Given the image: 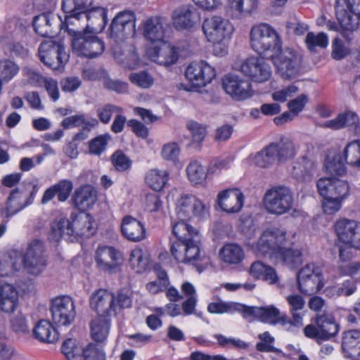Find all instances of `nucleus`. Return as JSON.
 <instances>
[{
  "mask_svg": "<svg viewBox=\"0 0 360 360\" xmlns=\"http://www.w3.org/2000/svg\"><path fill=\"white\" fill-rule=\"evenodd\" d=\"M229 25L227 20L220 16H213L203 21L202 30L207 40L214 44V52L217 55L226 53L221 42L229 34Z\"/></svg>",
  "mask_w": 360,
  "mask_h": 360,
  "instance_id": "423d86ee",
  "label": "nucleus"
},
{
  "mask_svg": "<svg viewBox=\"0 0 360 360\" xmlns=\"http://www.w3.org/2000/svg\"><path fill=\"white\" fill-rule=\"evenodd\" d=\"M81 356L83 360H105L106 356L101 346L91 342L82 347Z\"/></svg>",
  "mask_w": 360,
  "mask_h": 360,
  "instance_id": "8fccbe9b",
  "label": "nucleus"
},
{
  "mask_svg": "<svg viewBox=\"0 0 360 360\" xmlns=\"http://www.w3.org/2000/svg\"><path fill=\"white\" fill-rule=\"evenodd\" d=\"M123 108L118 105L106 103L96 109V115L101 122L104 124H108L111 120L112 114L115 115L118 113H122Z\"/></svg>",
  "mask_w": 360,
  "mask_h": 360,
  "instance_id": "864d4df0",
  "label": "nucleus"
},
{
  "mask_svg": "<svg viewBox=\"0 0 360 360\" xmlns=\"http://www.w3.org/2000/svg\"><path fill=\"white\" fill-rule=\"evenodd\" d=\"M243 317L256 318L258 320L271 325L280 324L288 331V316L281 313L278 309L274 306L250 307L243 305Z\"/></svg>",
  "mask_w": 360,
  "mask_h": 360,
  "instance_id": "f8f14e48",
  "label": "nucleus"
},
{
  "mask_svg": "<svg viewBox=\"0 0 360 360\" xmlns=\"http://www.w3.org/2000/svg\"><path fill=\"white\" fill-rule=\"evenodd\" d=\"M186 127L191 134L192 141L193 143H201L207 135L206 127L197 122H188Z\"/></svg>",
  "mask_w": 360,
  "mask_h": 360,
  "instance_id": "0e129e2a",
  "label": "nucleus"
},
{
  "mask_svg": "<svg viewBox=\"0 0 360 360\" xmlns=\"http://www.w3.org/2000/svg\"><path fill=\"white\" fill-rule=\"evenodd\" d=\"M343 158L348 165L360 167V139L352 141L346 146Z\"/></svg>",
  "mask_w": 360,
  "mask_h": 360,
  "instance_id": "37998d69",
  "label": "nucleus"
},
{
  "mask_svg": "<svg viewBox=\"0 0 360 360\" xmlns=\"http://www.w3.org/2000/svg\"><path fill=\"white\" fill-rule=\"evenodd\" d=\"M82 348L77 344V340L72 338L65 340L61 346V352L68 360H73L76 356H81Z\"/></svg>",
  "mask_w": 360,
  "mask_h": 360,
  "instance_id": "13d9d810",
  "label": "nucleus"
},
{
  "mask_svg": "<svg viewBox=\"0 0 360 360\" xmlns=\"http://www.w3.org/2000/svg\"><path fill=\"white\" fill-rule=\"evenodd\" d=\"M110 162L118 172H128L132 165V160L121 150H116L112 154Z\"/></svg>",
  "mask_w": 360,
  "mask_h": 360,
  "instance_id": "c03bdc74",
  "label": "nucleus"
},
{
  "mask_svg": "<svg viewBox=\"0 0 360 360\" xmlns=\"http://www.w3.org/2000/svg\"><path fill=\"white\" fill-rule=\"evenodd\" d=\"M289 307L291 318L288 316V331L293 332L295 328L303 326V317L305 314V300L298 294H291L285 297Z\"/></svg>",
  "mask_w": 360,
  "mask_h": 360,
  "instance_id": "5701e85b",
  "label": "nucleus"
},
{
  "mask_svg": "<svg viewBox=\"0 0 360 360\" xmlns=\"http://www.w3.org/2000/svg\"><path fill=\"white\" fill-rule=\"evenodd\" d=\"M24 269L30 274L39 275L46 266L43 243L39 240L32 241L23 257Z\"/></svg>",
  "mask_w": 360,
  "mask_h": 360,
  "instance_id": "4468645a",
  "label": "nucleus"
},
{
  "mask_svg": "<svg viewBox=\"0 0 360 360\" xmlns=\"http://www.w3.org/2000/svg\"><path fill=\"white\" fill-rule=\"evenodd\" d=\"M200 20L198 9L191 4L182 5L173 11L172 23L177 30L191 28Z\"/></svg>",
  "mask_w": 360,
  "mask_h": 360,
  "instance_id": "412c9836",
  "label": "nucleus"
},
{
  "mask_svg": "<svg viewBox=\"0 0 360 360\" xmlns=\"http://www.w3.org/2000/svg\"><path fill=\"white\" fill-rule=\"evenodd\" d=\"M97 200V191L89 184L76 188L72 197L73 205L79 211L85 212L91 209Z\"/></svg>",
  "mask_w": 360,
  "mask_h": 360,
  "instance_id": "c85d7f7f",
  "label": "nucleus"
},
{
  "mask_svg": "<svg viewBox=\"0 0 360 360\" xmlns=\"http://www.w3.org/2000/svg\"><path fill=\"white\" fill-rule=\"evenodd\" d=\"M51 311L53 321L58 326L70 325L76 316L75 303L69 296L53 300Z\"/></svg>",
  "mask_w": 360,
  "mask_h": 360,
  "instance_id": "2eb2a0df",
  "label": "nucleus"
},
{
  "mask_svg": "<svg viewBox=\"0 0 360 360\" xmlns=\"http://www.w3.org/2000/svg\"><path fill=\"white\" fill-rule=\"evenodd\" d=\"M186 221L179 220L173 225L172 233L176 237V240L189 239L194 236L195 232H198Z\"/></svg>",
  "mask_w": 360,
  "mask_h": 360,
  "instance_id": "6e6d98bb",
  "label": "nucleus"
},
{
  "mask_svg": "<svg viewBox=\"0 0 360 360\" xmlns=\"http://www.w3.org/2000/svg\"><path fill=\"white\" fill-rule=\"evenodd\" d=\"M185 75L193 86H204L215 77L216 73L205 61H193L187 67Z\"/></svg>",
  "mask_w": 360,
  "mask_h": 360,
  "instance_id": "a211bd4d",
  "label": "nucleus"
},
{
  "mask_svg": "<svg viewBox=\"0 0 360 360\" xmlns=\"http://www.w3.org/2000/svg\"><path fill=\"white\" fill-rule=\"evenodd\" d=\"M4 30L11 36L15 37L25 34L27 26L17 18L8 20L4 25Z\"/></svg>",
  "mask_w": 360,
  "mask_h": 360,
  "instance_id": "052dcab7",
  "label": "nucleus"
},
{
  "mask_svg": "<svg viewBox=\"0 0 360 360\" xmlns=\"http://www.w3.org/2000/svg\"><path fill=\"white\" fill-rule=\"evenodd\" d=\"M260 58L257 57H251L247 58L240 65V71L246 77H250L254 82H256V78L258 75L255 74L256 68H258V63Z\"/></svg>",
  "mask_w": 360,
  "mask_h": 360,
  "instance_id": "338daca9",
  "label": "nucleus"
},
{
  "mask_svg": "<svg viewBox=\"0 0 360 360\" xmlns=\"http://www.w3.org/2000/svg\"><path fill=\"white\" fill-rule=\"evenodd\" d=\"M144 39L151 44L165 42L166 31L165 20L156 15L146 18L141 23Z\"/></svg>",
  "mask_w": 360,
  "mask_h": 360,
  "instance_id": "6ab92c4d",
  "label": "nucleus"
},
{
  "mask_svg": "<svg viewBox=\"0 0 360 360\" xmlns=\"http://www.w3.org/2000/svg\"><path fill=\"white\" fill-rule=\"evenodd\" d=\"M93 33L84 30L83 31L70 30L73 52L77 56L90 58L101 55L105 49L104 42Z\"/></svg>",
  "mask_w": 360,
  "mask_h": 360,
  "instance_id": "7ed1b4c3",
  "label": "nucleus"
},
{
  "mask_svg": "<svg viewBox=\"0 0 360 360\" xmlns=\"http://www.w3.org/2000/svg\"><path fill=\"white\" fill-rule=\"evenodd\" d=\"M271 59L274 60V65L283 79H292L300 74L302 58L295 50L285 49Z\"/></svg>",
  "mask_w": 360,
  "mask_h": 360,
  "instance_id": "6e6552de",
  "label": "nucleus"
},
{
  "mask_svg": "<svg viewBox=\"0 0 360 360\" xmlns=\"http://www.w3.org/2000/svg\"><path fill=\"white\" fill-rule=\"evenodd\" d=\"M340 329L331 314H318L314 319V323L307 325L303 333L304 335L314 340L319 345L335 337Z\"/></svg>",
  "mask_w": 360,
  "mask_h": 360,
  "instance_id": "20e7f679",
  "label": "nucleus"
},
{
  "mask_svg": "<svg viewBox=\"0 0 360 360\" xmlns=\"http://www.w3.org/2000/svg\"><path fill=\"white\" fill-rule=\"evenodd\" d=\"M18 304V290L11 284L1 285L0 286V310L5 313H12L16 309Z\"/></svg>",
  "mask_w": 360,
  "mask_h": 360,
  "instance_id": "72a5a7b5",
  "label": "nucleus"
},
{
  "mask_svg": "<svg viewBox=\"0 0 360 360\" xmlns=\"http://www.w3.org/2000/svg\"><path fill=\"white\" fill-rule=\"evenodd\" d=\"M136 15L131 10H124L117 13L112 18L109 27V36L116 41H122L125 38L135 34Z\"/></svg>",
  "mask_w": 360,
  "mask_h": 360,
  "instance_id": "ddd939ff",
  "label": "nucleus"
},
{
  "mask_svg": "<svg viewBox=\"0 0 360 360\" xmlns=\"http://www.w3.org/2000/svg\"><path fill=\"white\" fill-rule=\"evenodd\" d=\"M175 210L178 219L183 221H188L193 217L201 219L209 213V207L191 194L181 195L176 202Z\"/></svg>",
  "mask_w": 360,
  "mask_h": 360,
  "instance_id": "0eeeda50",
  "label": "nucleus"
},
{
  "mask_svg": "<svg viewBox=\"0 0 360 360\" xmlns=\"http://www.w3.org/2000/svg\"><path fill=\"white\" fill-rule=\"evenodd\" d=\"M53 186L56 190L58 200L60 202L66 201L73 189L72 182L68 179L60 180Z\"/></svg>",
  "mask_w": 360,
  "mask_h": 360,
  "instance_id": "69168bd1",
  "label": "nucleus"
},
{
  "mask_svg": "<svg viewBox=\"0 0 360 360\" xmlns=\"http://www.w3.org/2000/svg\"><path fill=\"white\" fill-rule=\"evenodd\" d=\"M360 349V330H351L344 333L342 349L347 358L354 356V353Z\"/></svg>",
  "mask_w": 360,
  "mask_h": 360,
  "instance_id": "4c0bfd02",
  "label": "nucleus"
},
{
  "mask_svg": "<svg viewBox=\"0 0 360 360\" xmlns=\"http://www.w3.org/2000/svg\"><path fill=\"white\" fill-rule=\"evenodd\" d=\"M129 262L137 273H141L148 265V257L141 249L136 248L131 252Z\"/></svg>",
  "mask_w": 360,
  "mask_h": 360,
  "instance_id": "49530a36",
  "label": "nucleus"
},
{
  "mask_svg": "<svg viewBox=\"0 0 360 360\" xmlns=\"http://www.w3.org/2000/svg\"><path fill=\"white\" fill-rule=\"evenodd\" d=\"M323 126L333 130L348 127L356 135L360 136L359 117L356 112L350 110L340 113L335 118L326 121Z\"/></svg>",
  "mask_w": 360,
  "mask_h": 360,
  "instance_id": "cd10ccee",
  "label": "nucleus"
},
{
  "mask_svg": "<svg viewBox=\"0 0 360 360\" xmlns=\"http://www.w3.org/2000/svg\"><path fill=\"white\" fill-rule=\"evenodd\" d=\"M299 291L304 295H313L323 287V274L321 269L314 264H307L297 275Z\"/></svg>",
  "mask_w": 360,
  "mask_h": 360,
  "instance_id": "9b49d317",
  "label": "nucleus"
},
{
  "mask_svg": "<svg viewBox=\"0 0 360 360\" xmlns=\"http://www.w3.org/2000/svg\"><path fill=\"white\" fill-rule=\"evenodd\" d=\"M169 179V172L166 170L153 169L146 175L145 180L150 188L156 191H161Z\"/></svg>",
  "mask_w": 360,
  "mask_h": 360,
  "instance_id": "a19ab883",
  "label": "nucleus"
},
{
  "mask_svg": "<svg viewBox=\"0 0 360 360\" xmlns=\"http://www.w3.org/2000/svg\"><path fill=\"white\" fill-rule=\"evenodd\" d=\"M359 225L356 221L344 218L335 222L334 229L338 239L347 244Z\"/></svg>",
  "mask_w": 360,
  "mask_h": 360,
  "instance_id": "e433bc0d",
  "label": "nucleus"
},
{
  "mask_svg": "<svg viewBox=\"0 0 360 360\" xmlns=\"http://www.w3.org/2000/svg\"><path fill=\"white\" fill-rule=\"evenodd\" d=\"M252 49L267 58H274L282 50V41L278 32L267 24L254 26L250 31Z\"/></svg>",
  "mask_w": 360,
  "mask_h": 360,
  "instance_id": "f03ea898",
  "label": "nucleus"
},
{
  "mask_svg": "<svg viewBox=\"0 0 360 360\" xmlns=\"http://www.w3.org/2000/svg\"><path fill=\"white\" fill-rule=\"evenodd\" d=\"M275 143H271L257 153L255 157V164L260 167H267L278 162Z\"/></svg>",
  "mask_w": 360,
  "mask_h": 360,
  "instance_id": "ea45409f",
  "label": "nucleus"
},
{
  "mask_svg": "<svg viewBox=\"0 0 360 360\" xmlns=\"http://www.w3.org/2000/svg\"><path fill=\"white\" fill-rule=\"evenodd\" d=\"M154 51L159 63L165 66L174 64L179 58L177 49L174 46L167 48L162 53H160V51L157 49H155Z\"/></svg>",
  "mask_w": 360,
  "mask_h": 360,
  "instance_id": "e2e57ef3",
  "label": "nucleus"
},
{
  "mask_svg": "<svg viewBox=\"0 0 360 360\" xmlns=\"http://www.w3.org/2000/svg\"><path fill=\"white\" fill-rule=\"evenodd\" d=\"M20 68L13 61L4 59L0 60V80L3 82H8L19 72Z\"/></svg>",
  "mask_w": 360,
  "mask_h": 360,
  "instance_id": "3c124183",
  "label": "nucleus"
},
{
  "mask_svg": "<svg viewBox=\"0 0 360 360\" xmlns=\"http://www.w3.org/2000/svg\"><path fill=\"white\" fill-rule=\"evenodd\" d=\"M38 53L40 60L53 70H60L69 60L64 46L53 41L42 42Z\"/></svg>",
  "mask_w": 360,
  "mask_h": 360,
  "instance_id": "9d476101",
  "label": "nucleus"
},
{
  "mask_svg": "<svg viewBox=\"0 0 360 360\" xmlns=\"http://www.w3.org/2000/svg\"><path fill=\"white\" fill-rule=\"evenodd\" d=\"M186 248L184 255L178 256L180 262L186 264L193 265L196 267L199 272L202 271V262L204 257L200 251V236L198 232H195L193 238L186 239Z\"/></svg>",
  "mask_w": 360,
  "mask_h": 360,
  "instance_id": "b1692460",
  "label": "nucleus"
},
{
  "mask_svg": "<svg viewBox=\"0 0 360 360\" xmlns=\"http://www.w3.org/2000/svg\"><path fill=\"white\" fill-rule=\"evenodd\" d=\"M34 29L43 37L52 38L57 35L63 26L61 18L53 13H43L33 19Z\"/></svg>",
  "mask_w": 360,
  "mask_h": 360,
  "instance_id": "f3484780",
  "label": "nucleus"
},
{
  "mask_svg": "<svg viewBox=\"0 0 360 360\" xmlns=\"http://www.w3.org/2000/svg\"><path fill=\"white\" fill-rule=\"evenodd\" d=\"M278 153V162L285 161L295 155V147L293 142L289 139H281L278 143H275Z\"/></svg>",
  "mask_w": 360,
  "mask_h": 360,
  "instance_id": "09e8293b",
  "label": "nucleus"
},
{
  "mask_svg": "<svg viewBox=\"0 0 360 360\" xmlns=\"http://www.w3.org/2000/svg\"><path fill=\"white\" fill-rule=\"evenodd\" d=\"M224 91L236 101H243L253 95L251 83L236 75H227L222 79Z\"/></svg>",
  "mask_w": 360,
  "mask_h": 360,
  "instance_id": "dca6fc26",
  "label": "nucleus"
},
{
  "mask_svg": "<svg viewBox=\"0 0 360 360\" xmlns=\"http://www.w3.org/2000/svg\"><path fill=\"white\" fill-rule=\"evenodd\" d=\"M132 292L128 289H121L115 294V314L117 311L129 309L132 305Z\"/></svg>",
  "mask_w": 360,
  "mask_h": 360,
  "instance_id": "bf43d9fd",
  "label": "nucleus"
},
{
  "mask_svg": "<svg viewBox=\"0 0 360 360\" xmlns=\"http://www.w3.org/2000/svg\"><path fill=\"white\" fill-rule=\"evenodd\" d=\"M305 44L311 51H315L316 47L325 49L328 44V36L323 32H319L317 34L308 32L305 38Z\"/></svg>",
  "mask_w": 360,
  "mask_h": 360,
  "instance_id": "5fc2aeb1",
  "label": "nucleus"
},
{
  "mask_svg": "<svg viewBox=\"0 0 360 360\" xmlns=\"http://www.w3.org/2000/svg\"><path fill=\"white\" fill-rule=\"evenodd\" d=\"M107 13L108 10L101 6L82 11L80 17H84V22H86L84 30L94 33L103 31L108 22Z\"/></svg>",
  "mask_w": 360,
  "mask_h": 360,
  "instance_id": "393cba45",
  "label": "nucleus"
},
{
  "mask_svg": "<svg viewBox=\"0 0 360 360\" xmlns=\"http://www.w3.org/2000/svg\"><path fill=\"white\" fill-rule=\"evenodd\" d=\"M259 0H231L229 3L231 8L236 11L239 15L250 14L258 6Z\"/></svg>",
  "mask_w": 360,
  "mask_h": 360,
  "instance_id": "de8ad7c7",
  "label": "nucleus"
},
{
  "mask_svg": "<svg viewBox=\"0 0 360 360\" xmlns=\"http://www.w3.org/2000/svg\"><path fill=\"white\" fill-rule=\"evenodd\" d=\"M336 18L344 31L356 30L360 20V0H338Z\"/></svg>",
  "mask_w": 360,
  "mask_h": 360,
  "instance_id": "1a4fd4ad",
  "label": "nucleus"
},
{
  "mask_svg": "<svg viewBox=\"0 0 360 360\" xmlns=\"http://www.w3.org/2000/svg\"><path fill=\"white\" fill-rule=\"evenodd\" d=\"M121 231L127 240L133 242L141 241L146 236V231L142 223L131 216L123 218Z\"/></svg>",
  "mask_w": 360,
  "mask_h": 360,
  "instance_id": "473e14b6",
  "label": "nucleus"
},
{
  "mask_svg": "<svg viewBox=\"0 0 360 360\" xmlns=\"http://www.w3.org/2000/svg\"><path fill=\"white\" fill-rule=\"evenodd\" d=\"M78 222L77 220L71 221L67 218H61L59 221L53 222L51 233L53 239L58 241L64 237L67 240H73L75 238V235L85 234V232L78 233L75 231L74 226Z\"/></svg>",
  "mask_w": 360,
  "mask_h": 360,
  "instance_id": "2f4dec72",
  "label": "nucleus"
},
{
  "mask_svg": "<svg viewBox=\"0 0 360 360\" xmlns=\"http://www.w3.org/2000/svg\"><path fill=\"white\" fill-rule=\"evenodd\" d=\"M111 140L112 136L108 133L95 137L89 142V153L94 155H100L106 150L108 142Z\"/></svg>",
  "mask_w": 360,
  "mask_h": 360,
  "instance_id": "603ef678",
  "label": "nucleus"
},
{
  "mask_svg": "<svg viewBox=\"0 0 360 360\" xmlns=\"http://www.w3.org/2000/svg\"><path fill=\"white\" fill-rule=\"evenodd\" d=\"M33 335L35 339L45 343H53L58 339L57 330L47 320L37 322L33 329Z\"/></svg>",
  "mask_w": 360,
  "mask_h": 360,
  "instance_id": "f704fd0d",
  "label": "nucleus"
},
{
  "mask_svg": "<svg viewBox=\"0 0 360 360\" xmlns=\"http://www.w3.org/2000/svg\"><path fill=\"white\" fill-rule=\"evenodd\" d=\"M222 260L228 264H239L244 258V252L240 246L235 243L225 245L220 250Z\"/></svg>",
  "mask_w": 360,
  "mask_h": 360,
  "instance_id": "58836bf2",
  "label": "nucleus"
},
{
  "mask_svg": "<svg viewBox=\"0 0 360 360\" xmlns=\"http://www.w3.org/2000/svg\"><path fill=\"white\" fill-rule=\"evenodd\" d=\"M292 243L286 237V232L272 227L263 232L257 243V250L263 255H279L281 261L290 269H295L304 261L302 250L290 246Z\"/></svg>",
  "mask_w": 360,
  "mask_h": 360,
  "instance_id": "f257e3e1",
  "label": "nucleus"
},
{
  "mask_svg": "<svg viewBox=\"0 0 360 360\" xmlns=\"http://www.w3.org/2000/svg\"><path fill=\"white\" fill-rule=\"evenodd\" d=\"M244 203V195L238 188L227 189L218 194V204L227 213L239 212Z\"/></svg>",
  "mask_w": 360,
  "mask_h": 360,
  "instance_id": "a878e982",
  "label": "nucleus"
},
{
  "mask_svg": "<svg viewBox=\"0 0 360 360\" xmlns=\"http://www.w3.org/2000/svg\"><path fill=\"white\" fill-rule=\"evenodd\" d=\"M261 342H257L256 349L262 352H276L277 349L272 345L274 342V338L268 331L258 335Z\"/></svg>",
  "mask_w": 360,
  "mask_h": 360,
  "instance_id": "774afa93",
  "label": "nucleus"
},
{
  "mask_svg": "<svg viewBox=\"0 0 360 360\" xmlns=\"http://www.w3.org/2000/svg\"><path fill=\"white\" fill-rule=\"evenodd\" d=\"M186 173L190 181L194 184H202L207 177L204 167L196 160L191 161L188 164Z\"/></svg>",
  "mask_w": 360,
  "mask_h": 360,
  "instance_id": "a18cd8bd",
  "label": "nucleus"
},
{
  "mask_svg": "<svg viewBox=\"0 0 360 360\" xmlns=\"http://www.w3.org/2000/svg\"><path fill=\"white\" fill-rule=\"evenodd\" d=\"M316 186L321 195H331L343 200L349 192V186L347 181L335 177L321 178Z\"/></svg>",
  "mask_w": 360,
  "mask_h": 360,
  "instance_id": "4be33fe9",
  "label": "nucleus"
},
{
  "mask_svg": "<svg viewBox=\"0 0 360 360\" xmlns=\"http://www.w3.org/2000/svg\"><path fill=\"white\" fill-rule=\"evenodd\" d=\"M243 304L238 302H212L208 304L207 311L212 314H224L239 312L243 315Z\"/></svg>",
  "mask_w": 360,
  "mask_h": 360,
  "instance_id": "79ce46f5",
  "label": "nucleus"
},
{
  "mask_svg": "<svg viewBox=\"0 0 360 360\" xmlns=\"http://www.w3.org/2000/svg\"><path fill=\"white\" fill-rule=\"evenodd\" d=\"M110 320L108 317L98 316L90 323L91 338L96 342H104L108 335Z\"/></svg>",
  "mask_w": 360,
  "mask_h": 360,
  "instance_id": "c9c22d12",
  "label": "nucleus"
},
{
  "mask_svg": "<svg viewBox=\"0 0 360 360\" xmlns=\"http://www.w3.org/2000/svg\"><path fill=\"white\" fill-rule=\"evenodd\" d=\"M293 193L286 186H274L266 191L264 196L266 210L273 214L281 215L292 209Z\"/></svg>",
  "mask_w": 360,
  "mask_h": 360,
  "instance_id": "39448f33",
  "label": "nucleus"
},
{
  "mask_svg": "<svg viewBox=\"0 0 360 360\" xmlns=\"http://www.w3.org/2000/svg\"><path fill=\"white\" fill-rule=\"evenodd\" d=\"M90 306L98 316L108 317L115 315V294L107 290L99 289L91 295Z\"/></svg>",
  "mask_w": 360,
  "mask_h": 360,
  "instance_id": "aec40b11",
  "label": "nucleus"
},
{
  "mask_svg": "<svg viewBox=\"0 0 360 360\" xmlns=\"http://www.w3.org/2000/svg\"><path fill=\"white\" fill-rule=\"evenodd\" d=\"M129 78L132 84L142 89L150 87L154 82L153 77L146 71L131 73Z\"/></svg>",
  "mask_w": 360,
  "mask_h": 360,
  "instance_id": "680f3d73",
  "label": "nucleus"
},
{
  "mask_svg": "<svg viewBox=\"0 0 360 360\" xmlns=\"http://www.w3.org/2000/svg\"><path fill=\"white\" fill-rule=\"evenodd\" d=\"M34 193L32 192L28 196L27 193L19 188L11 191L6 202V219L15 214L26 206L32 203L34 200Z\"/></svg>",
  "mask_w": 360,
  "mask_h": 360,
  "instance_id": "bb28decb",
  "label": "nucleus"
},
{
  "mask_svg": "<svg viewBox=\"0 0 360 360\" xmlns=\"http://www.w3.org/2000/svg\"><path fill=\"white\" fill-rule=\"evenodd\" d=\"M317 171V163L311 158L302 156L294 163L292 174L300 181H309Z\"/></svg>",
  "mask_w": 360,
  "mask_h": 360,
  "instance_id": "7c9ffc66",
  "label": "nucleus"
},
{
  "mask_svg": "<svg viewBox=\"0 0 360 360\" xmlns=\"http://www.w3.org/2000/svg\"><path fill=\"white\" fill-rule=\"evenodd\" d=\"M82 11L79 12H65L66 13L65 16L64 20H63V26L60 27V30L64 29L68 32L70 35V30H72L74 31H83L84 29H80L79 27H71V25L78 26L80 24V22H84V17H80Z\"/></svg>",
  "mask_w": 360,
  "mask_h": 360,
  "instance_id": "4d7b16f0",
  "label": "nucleus"
},
{
  "mask_svg": "<svg viewBox=\"0 0 360 360\" xmlns=\"http://www.w3.org/2000/svg\"><path fill=\"white\" fill-rule=\"evenodd\" d=\"M121 260L120 254L113 247L98 248L96 251V262L98 268L105 272L112 273L117 267Z\"/></svg>",
  "mask_w": 360,
  "mask_h": 360,
  "instance_id": "c756f323",
  "label": "nucleus"
}]
</instances>
